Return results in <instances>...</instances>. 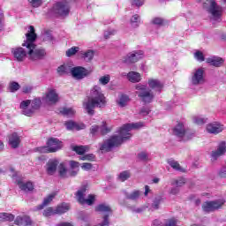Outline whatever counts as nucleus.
Instances as JSON below:
<instances>
[{
	"instance_id": "f8f14e48",
	"label": "nucleus",
	"mask_w": 226,
	"mask_h": 226,
	"mask_svg": "<svg viewBox=\"0 0 226 226\" xmlns=\"http://www.w3.org/2000/svg\"><path fill=\"white\" fill-rule=\"evenodd\" d=\"M68 15H70V5L68 4V2H59L57 5V18L65 19Z\"/></svg>"
},
{
	"instance_id": "6e6d98bb",
	"label": "nucleus",
	"mask_w": 226,
	"mask_h": 226,
	"mask_svg": "<svg viewBox=\"0 0 226 226\" xmlns=\"http://www.w3.org/2000/svg\"><path fill=\"white\" fill-rule=\"evenodd\" d=\"M138 158L141 160V162H147V160H149V155L146 152H141L139 154Z\"/></svg>"
},
{
	"instance_id": "6e6552de",
	"label": "nucleus",
	"mask_w": 226,
	"mask_h": 226,
	"mask_svg": "<svg viewBox=\"0 0 226 226\" xmlns=\"http://www.w3.org/2000/svg\"><path fill=\"white\" fill-rule=\"evenodd\" d=\"M204 82H206L204 79V68L194 69L192 72L191 84L192 86H200V84H204Z\"/></svg>"
},
{
	"instance_id": "774afa93",
	"label": "nucleus",
	"mask_w": 226,
	"mask_h": 226,
	"mask_svg": "<svg viewBox=\"0 0 226 226\" xmlns=\"http://www.w3.org/2000/svg\"><path fill=\"white\" fill-rule=\"evenodd\" d=\"M219 176L220 177H226V166L220 170Z\"/></svg>"
},
{
	"instance_id": "0eeeda50",
	"label": "nucleus",
	"mask_w": 226,
	"mask_h": 226,
	"mask_svg": "<svg viewBox=\"0 0 226 226\" xmlns=\"http://www.w3.org/2000/svg\"><path fill=\"white\" fill-rule=\"evenodd\" d=\"M26 40L22 43V47L26 49L33 48L36 45V40L38 39V34H36V29L34 26H29L27 33L25 34Z\"/></svg>"
},
{
	"instance_id": "39448f33",
	"label": "nucleus",
	"mask_w": 226,
	"mask_h": 226,
	"mask_svg": "<svg viewBox=\"0 0 226 226\" xmlns=\"http://www.w3.org/2000/svg\"><path fill=\"white\" fill-rule=\"evenodd\" d=\"M136 94L145 103H151V102H153V98H154L153 92H151L146 85L142 84H138L136 86Z\"/></svg>"
},
{
	"instance_id": "c85d7f7f",
	"label": "nucleus",
	"mask_w": 226,
	"mask_h": 226,
	"mask_svg": "<svg viewBox=\"0 0 226 226\" xmlns=\"http://www.w3.org/2000/svg\"><path fill=\"white\" fill-rule=\"evenodd\" d=\"M47 173L49 176H52L56 170H57V160H50L47 163Z\"/></svg>"
},
{
	"instance_id": "680f3d73",
	"label": "nucleus",
	"mask_w": 226,
	"mask_h": 226,
	"mask_svg": "<svg viewBox=\"0 0 226 226\" xmlns=\"http://www.w3.org/2000/svg\"><path fill=\"white\" fill-rule=\"evenodd\" d=\"M81 169L82 170H91V169H93V164L89 163V162H85L81 165Z\"/></svg>"
},
{
	"instance_id": "cd10ccee",
	"label": "nucleus",
	"mask_w": 226,
	"mask_h": 226,
	"mask_svg": "<svg viewBox=\"0 0 226 226\" xmlns=\"http://www.w3.org/2000/svg\"><path fill=\"white\" fill-rule=\"evenodd\" d=\"M18 185L20 190H22L23 192H33L34 190V185L31 181H28L26 183L18 181Z\"/></svg>"
},
{
	"instance_id": "37998d69",
	"label": "nucleus",
	"mask_w": 226,
	"mask_h": 226,
	"mask_svg": "<svg viewBox=\"0 0 226 226\" xmlns=\"http://www.w3.org/2000/svg\"><path fill=\"white\" fill-rule=\"evenodd\" d=\"M58 174L60 177H66L67 170H66V164L65 163H60L58 167Z\"/></svg>"
},
{
	"instance_id": "9b49d317",
	"label": "nucleus",
	"mask_w": 226,
	"mask_h": 226,
	"mask_svg": "<svg viewBox=\"0 0 226 226\" xmlns=\"http://www.w3.org/2000/svg\"><path fill=\"white\" fill-rule=\"evenodd\" d=\"M71 74L75 80H82L89 75V71L82 66H77L71 69Z\"/></svg>"
},
{
	"instance_id": "49530a36",
	"label": "nucleus",
	"mask_w": 226,
	"mask_h": 226,
	"mask_svg": "<svg viewBox=\"0 0 226 226\" xmlns=\"http://www.w3.org/2000/svg\"><path fill=\"white\" fill-rule=\"evenodd\" d=\"M194 59H197L199 63H203V61H206L204 53H202V51H200V50H197L194 52Z\"/></svg>"
},
{
	"instance_id": "20e7f679",
	"label": "nucleus",
	"mask_w": 226,
	"mask_h": 226,
	"mask_svg": "<svg viewBox=\"0 0 226 226\" xmlns=\"http://www.w3.org/2000/svg\"><path fill=\"white\" fill-rule=\"evenodd\" d=\"M86 192H87V187L86 185H83L76 192V199L78 202H79V204H87V206H93V204H94V201L96 200V195L89 194L87 196V199H85L84 197H86Z\"/></svg>"
},
{
	"instance_id": "a19ab883",
	"label": "nucleus",
	"mask_w": 226,
	"mask_h": 226,
	"mask_svg": "<svg viewBox=\"0 0 226 226\" xmlns=\"http://www.w3.org/2000/svg\"><path fill=\"white\" fill-rule=\"evenodd\" d=\"M131 176H132V174L130 173V171H128V170L122 171L119 173L117 179H118V181H121L122 183H124V181L130 179Z\"/></svg>"
},
{
	"instance_id": "0e129e2a",
	"label": "nucleus",
	"mask_w": 226,
	"mask_h": 226,
	"mask_svg": "<svg viewBox=\"0 0 226 226\" xmlns=\"http://www.w3.org/2000/svg\"><path fill=\"white\" fill-rule=\"evenodd\" d=\"M81 226H89V218L83 217L80 222Z\"/></svg>"
},
{
	"instance_id": "58836bf2",
	"label": "nucleus",
	"mask_w": 226,
	"mask_h": 226,
	"mask_svg": "<svg viewBox=\"0 0 226 226\" xmlns=\"http://www.w3.org/2000/svg\"><path fill=\"white\" fill-rule=\"evenodd\" d=\"M30 105L32 107L31 110H38L40 107H41V99L40 98H35L33 101H31Z\"/></svg>"
},
{
	"instance_id": "338daca9",
	"label": "nucleus",
	"mask_w": 226,
	"mask_h": 226,
	"mask_svg": "<svg viewBox=\"0 0 226 226\" xmlns=\"http://www.w3.org/2000/svg\"><path fill=\"white\" fill-rule=\"evenodd\" d=\"M112 34H116V30H108V31L104 32V37L106 39L109 38Z\"/></svg>"
},
{
	"instance_id": "bb28decb",
	"label": "nucleus",
	"mask_w": 226,
	"mask_h": 226,
	"mask_svg": "<svg viewBox=\"0 0 226 226\" xmlns=\"http://www.w3.org/2000/svg\"><path fill=\"white\" fill-rule=\"evenodd\" d=\"M79 56L87 63H91V61H93V57H94V50L87 49V51H80Z\"/></svg>"
},
{
	"instance_id": "412c9836",
	"label": "nucleus",
	"mask_w": 226,
	"mask_h": 226,
	"mask_svg": "<svg viewBox=\"0 0 226 226\" xmlns=\"http://www.w3.org/2000/svg\"><path fill=\"white\" fill-rule=\"evenodd\" d=\"M29 105H31V100L22 101L20 102L19 109H22V114H24V116L31 117V116L34 114V110L28 109L27 107H29Z\"/></svg>"
},
{
	"instance_id": "a211bd4d",
	"label": "nucleus",
	"mask_w": 226,
	"mask_h": 226,
	"mask_svg": "<svg viewBox=\"0 0 226 226\" xmlns=\"http://www.w3.org/2000/svg\"><path fill=\"white\" fill-rule=\"evenodd\" d=\"M98 132H101L102 135H105V133H109V132H110V127H109V125L107 124V122H102V124L101 127L98 125H93L90 129V133L92 135H96Z\"/></svg>"
},
{
	"instance_id": "b1692460",
	"label": "nucleus",
	"mask_w": 226,
	"mask_h": 226,
	"mask_svg": "<svg viewBox=\"0 0 226 226\" xmlns=\"http://www.w3.org/2000/svg\"><path fill=\"white\" fill-rule=\"evenodd\" d=\"M15 225L18 226H30L33 222H31V217L27 215L17 216L14 221Z\"/></svg>"
},
{
	"instance_id": "f03ea898",
	"label": "nucleus",
	"mask_w": 226,
	"mask_h": 226,
	"mask_svg": "<svg viewBox=\"0 0 226 226\" xmlns=\"http://www.w3.org/2000/svg\"><path fill=\"white\" fill-rule=\"evenodd\" d=\"M107 105V97L102 90L100 85H95L90 88L88 96L83 101V109L88 116L94 115V108L103 109Z\"/></svg>"
},
{
	"instance_id": "c9c22d12",
	"label": "nucleus",
	"mask_w": 226,
	"mask_h": 226,
	"mask_svg": "<svg viewBox=\"0 0 226 226\" xmlns=\"http://www.w3.org/2000/svg\"><path fill=\"white\" fill-rule=\"evenodd\" d=\"M168 163L172 169H174V170H178V172H185V169L181 168V165H179L177 161L170 159L168 161Z\"/></svg>"
},
{
	"instance_id": "9d476101",
	"label": "nucleus",
	"mask_w": 226,
	"mask_h": 226,
	"mask_svg": "<svg viewBox=\"0 0 226 226\" xmlns=\"http://www.w3.org/2000/svg\"><path fill=\"white\" fill-rule=\"evenodd\" d=\"M173 133L176 137L182 139V140H190L192 139V134L190 131L185 130V124L183 123H178L173 129Z\"/></svg>"
},
{
	"instance_id": "aec40b11",
	"label": "nucleus",
	"mask_w": 226,
	"mask_h": 226,
	"mask_svg": "<svg viewBox=\"0 0 226 226\" xmlns=\"http://www.w3.org/2000/svg\"><path fill=\"white\" fill-rule=\"evenodd\" d=\"M56 199V193H51L43 199V201L35 207L34 211H42L47 206H50L52 200Z\"/></svg>"
},
{
	"instance_id": "e2e57ef3",
	"label": "nucleus",
	"mask_w": 226,
	"mask_h": 226,
	"mask_svg": "<svg viewBox=\"0 0 226 226\" xmlns=\"http://www.w3.org/2000/svg\"><path fill=\"white\" fill-rule=\"evenodd\" d=\"M131 4H132V6H142L144 0H131Z\"/></svg>"
},
{
	"instance_id": "f3484780",
	"label": "nucleus",
	"mask_w": 226,
	"mask_h": 226,
	"mask_svg": "<svg viewBox=\"0 0 226 226\" xmlns=\"http://www.w3.org/2000/svg\"><path fill=\"white\" fill-rule=\"evenodd\" d=\"M225 153H226V144L224 141H222L217 146L216 150L212 152V154H211L212 160H214V161L218 160V158H220V156H223V154H225Z\"/></svg>"
},
{
	"instance_id": "69168bd1",
	"label": "nucleus",
	"mask_w": 226,
	"mask_h": 226,
	"mask_svg": "<svg viewBox=\"0 0 226 226\" xmlns=\"http://www.w3.org/2000/svg\"><path fill=\"white\" fill-rule=\"evenodd\" d=\"M33 91V87L26 86L23 87V93L25 94H29Z\"/></svg>"
},
{
	"instance_id": "2eb2a0df",
	"label": "nucleus",
	"mask_w": 226,
	"mask_h": 226,
	"mask_svg": "<svg viewBox=\"0 0 226 226\" xmlns=\"http://www.w3.org/2000/svg\"><path fill=\"white\" fill-rule=\"evenodd\" d=\"M11 52L14 58L19 63H22V61H24L28 56L27 51H26L22 47L14 48L11 49Z\"/></svg>"
},
{
	"instance_id": "4d7b16f0",
	"label": "nucleus",
	"mask_w": 226,
	"mask_h": 226,
	"mask_svg": "<svg viewBox=\"0 0 226 226\" xmlns=\"http://www.w3.org/2000/svg\"><path fill=\"white\" fill-rule=\"evenodd\" d=\"M164 226H177V220L176 218L168 219Z\"/></svg>"
},
{
	"instance_id": "13d9d810",
	"label": "nucleus",
	"mask_w": 226,
	"mask_h": 226,
	"mask_svg": "<svg viewBox=\"0 0 226 226\" xmlns=\"http://www.w3.org/2000/svg\"><path fill=\"white\" fill-rule=\"evenodd\" d=\"M170 195H179V187L173 185L169 191Z\"/></svg>"
},
{
	"instance_id": "473e14b6",
	"label": "nucleus",
	"mask_w": 226,
	"mask_h": 226,
	"mask_svg": "<svg viewBox=\"0 0 226 226\" xmlns=\"http://www.w3.org/2000/svg\"><path fill=\"white\" fill-rule=\"evenodd\" d=\"M71 147L72 151L77 153V154H84V153L89 150V147L87 146L72 145Z\"/></svg>"
},
{
	"instance_id": "603ef678",
	"label": "nucleus",
	"mask_w": 226,
	"mask_h": 226,
	"mask_svg": "<svg viewBox=\"0 0 226 226\" xmlns=\"http://www.w3.org/2000/svg\"><path fill=\"white\" fill-rule=\"evenodd\" d=\"M48 147H56L57 149V139L49 138L47 141Z\"/></svg>"
},
{
	"instance_id": "7c9ffc66",
	"label": "nucleus",
	"mask_w": 226,
	"mask_h": 226,
	"mask_svg": "<svg viewBox=\"0 0 226 226\" xmlns=\"http://www.w3.org/2000/svg\"><path fill=\"white\" fill-rule=\"evenodd\" d=\"M36 153L41 154H49V153H56L57 151V147H48L47 146L39 147L34 149Z\"/></svg>"
},
{
	"instance_id": "7ed1b4c3",
	"label": "nucleus",
	"mask_w": 226,
	"mask_h": 226,
	"mask_svg": "<svg viewBox=\"0 0 226 226\" xmlns=\"http://www.w3.org/2000/svg\"><path fill=\"white\" fill-rule=\"evenodd\" d=\"M198 3H202L204 10L208 13L211 20L218 22L222 20L223 15V7L218 5L216 0H197Z\"/></svg>"
},
{
	"instance_id": "4be33fe9",
	"label": "nucleus",
	"mask_w": 226,
	"mask_h": 226,
	"mask_svg": "<svg viewBox=\"0 0 226 226\" xmlns=\"http://www.w3.org/2000/svg\"><path fill=\"white\" fill-rule=\"evenodd\" d=\"M127 80L132 82V84H137L142 80V74L140 72L131 71L126 74Z\"/></svg>"
},
{
	"instance_id": "2f4dec72",
	"label": "nucleus",
	"mask_w": 226,
	"mask_h": 226,
	"mask_svg": "<svg viewBox=\"0 0 226 226\" xmlns=\"http://www.w3.org/2000/svg\"><path fill=\"white\" fill-rule=\"evenodd\" d=\"M192 123L194 124H206L207 123V117L202 116V115H196L192 117Z\"/></svg>"
},
{
	"instance_id": "6ab92c4d",
	"label": "nucleus",
	"mask_w": 226,
	"mask_h": 226,
	"mask_svg": "<svg viewBox=\"0 0 226 226\" xmlns=\"http://www.w3.org/2000/svg\"><path fill=\"white\" fill-rule=\"evenodd\" d=\"M66 130L70 132H79L80 130L86 129V124L83 123H76L74 121H67L65 122Z\"/></svg>"
},
{
	"instance_id": "dca6fc26",
	"label": "nucleus",
	"mask_w": 226,
	"mask_h": 226,
	"mask_svg": "<svg viewBox=\"0 0 226 226\" xmlns=\"http://www.w3.org/2000/svg\"><path fill=\"white\" fill-rule=\"evenodd\" d=\"M207 132L208 133H213L214 135H216L218 133H221V132L225 130V126L219 122H214L207 124Z\"/></svg>"
},
{
	"instance_id": "5fc2aeb1",
	"label": "nucleus",
	"mask_w": 226,
	"mask_h": 226,
	"mask_svg": "<svg viewBox=\"0 0 226 226\" xmlns=\"http://www.w3.org/2000/svg\"><path fill=\"white\" fill-rule=\"evenodd\" d=\"M79 159L83 160V162L85 161L94 162V154H86L84 156H81Z\"/></svg>"
},
{
	"instance_id": "8fccbe9b",
	"label": "nucleus",
	"mask_w": 226,
	"mask_h": 226,
	"mask_svg": "<svg viewBox=\"0 0 226 226\" xmlns=\"http://www.w3.org/2000/svg\"><path fill=\"white\" fill-rule=\"evenodd\" d=\"M33 8H40L43 4V0H28Z\"/></svg>"
},
{
	"instance_id": "052dcab7",
	"label": "nucleus",
	"mask_w": 226,
	"mask_h": 226,
	"mask_svg": "<svg viewBox=\"0 0 226 226\" xmlns=\"http://www.w3.org/2000/svg\"><path fill=\"white\" fill-rule=\"evenodd\" d=\"M70 165L71 169L77 170V172H79V167H80V163H79V162L71 161Z\"/></svg>"
},
{
	"instance_id": "393cba45",
	"label": "nucleus",
	"mask_w": 226,
	"mask_h": 226,
	"mask_svg": "<svg viewBox=\"0 0 226 226\" xmlns=\"http://www.w3.org/2000/svg\"><path fill=\"white\" fill-rule=\"evenodd\" d=\"M8 139L11 147H12L13 149H17V147L20 146V137H19V134L17 132L10 134L8 136Z\"/></svg>"
},
{
	"instance_id": "e433bc0d",
	"label": "nucleus",
	"mask_w": 226,
	"mask_h": 226,
	"mask_svg": "<svg viewBox=\"0 0 226 226\" xmlns=\"http://www.w3.org/2000/svg\"><path fill=\"white\" fill-rule=\"evenodd\" d=\"M185 184L186 179L183 177L172 179L170 183L171 186H177L178 188H181V186H185Z\"/></svg>"
},
{
	"instance_id": "4468645a",
	"label": "nucleus",
	"mask_w": 226,
	"mask_h": 226,
	"mask_svg": "<svg viewBox=\"0 0 226 226\" xmlns=\"http://www.w3.org/2000/svg\"><path fill=\"white\" fill-rule=\"evenodd\" d=\"M42 102L48 105H54L57 103V93L54 89H49L48 93L42 95Z\"/></svg>"
},
{
	"instance_id": "f704fd0d",
	"label": "nucleus",
	"mask_w": 226,
	"mask_h": 226,
	"mask_svg": "<svg viewBox=\"0 0 226 226\" xmlns=\"http://www.w3.org/2000/svg\"><path fill=\"white\" fill-rule=\"evenodd\" d=\"M15 220V215L13 214L1 213L0 222H13Z\"/></svg>"
},
{
	"instance_id": "ddd939ff",
	"label": "nucleus",
	"mask_w": 226,
	"mask_h": 226,
	"mask_svg": "<svg viewBox=\"0 0 226 226\" xmlns=\"http://www.w3.org/2000/svg\"><path fill=\"white\" fill-rule=\"evenodd\" d=\"M142 57H144V51H133L124 57L123 61L126 64H132V63H137Z\"/></svg>"
},
{
	"instance_id": "864d4df0",
	"label": "nucleus",
	"mask_w": 226,
	"mask_h": 226,
	"mask_svg": "<svg viewBox=\"0 0 226 226\" xmlns=\"http://www.w3.org/2000/svg\"><path fill=\"white\" fill-rule=\"evenodd\" d=\"M52 40H54V37L52 36L50 30H46L44 32L43 41H52Z\"/></svg>"
},
{
	"instance_id": "5701e85b",
	"label": "nucleus",
	"mask_w": 226,
	"mask_h": 226,
	"mask_svg": "<svg viewBox=\"0 0 226 226\" xmlns=\"http://www.w3.org/2000/svg\"><path fill=\"white\" fill-rule=\"evenodd\" d=\"M148 87L151 89H154V91L160 93V91L163 89V83H162V81H160L158 79L150 78L148 79Z\"/></svg>"
},
{
	"instance_id": "423d86ee",
	"label": "nucleus",
	"mask_w": 226,
	"mask_h": 226,
	"mask_svg": "<svg viewBox=\"0 0 226 226\" xmlns=\"http://www.w3.org/2000/svg\"><path fill=\"white\" fill-rule=\"evenodd\" d=\"M28 59L30 61H41L44 57H47V50L43 48H36V44L33 48H26Z\"/></svg>"
},
{
	"instance_id": "c03bdc74",
	"label": "nucleus",
	"mask_w": 226,
	"mask_h": 226,
	"mask_svg": "<svg viewBox=\"0 0 226 226\" xmlns=\"http://www.w3.org/2000/svg\"><path fill=\"white\" fill-rule=\"evenodd\" d=\"M109 82H110V75L109 74H106V75L99 78V84H101V86H107V84H109Z\"/></svg>"
},
{
	"instance_id": "a878e982",
	"label": "nucleus",
	"mask_w": 226,
	"mask_h": 226,
	"mask_svg": "<svg viewBox=\"0 0 226 226\" xmlns=\"http://www.w3.org/2000/svg\"><path fill=\"white\" fill-rule=\"evenodd\" d=\"M206 61L207 64H210V66H215L216 68L222 66V64L225 63V60L220 56H209Z\"/></svg>"
},
{
	"instance_id": "4c0bfd02",
	"label": "nucleus",
	"mask_w": 226,
	"mask_h": 226,
	"mask_svg": "<svg viewBox=\"0 0 226 226\" xmlns=\"http://www.w3.org/2000/svg\"><path fill=\"white\" fill-rule=\"evenodd\" d=\"M130 24L132 27H139L140 26V16L134 14L130 19Z\"/></svg>"
},
{
	"instance_id": "72a5a7b5",
	"label": "nucleus",
	"mask_w": 226,
	"mask_h": 226,
	"mask_svg": "<svg viewBox=\"0 0 226 226\" xmlns=\"http://www.w3.org/2000/svg\"><path fill=\"white\" fill-rule=\"evenodd\" d=\"M54 215H57V209H55L52 207H49L42 212V216H45V218H49L50 216H54Z\"/></svg>"
},
{
	"instance_id": "f257e3e1",
	"label": "nucleus",
	"mask_w": 226,
	"mask_h": 226,
	"mask_svg": "<svg viewBox=\"0 0 226 226\" xmlns=\"http://www.w3.org/2000/svg\"><path fill=\"white\" fill-rule=\"evenodd\" d=\"M143 126L144 123L142 122L124 124L116 134L104 141L100 147L101 151H102V153L109 152L112 147L121 146L122 143L132 138V133L130 132L132 130H140Z\"/></svg>"
},
{
	"instance_id": "bf43d9fd",
	"label": "nucleus",
	"mask_w": 226,
	"mask_h": 226,
	"mask_svg": "<svg viewBox=\"0 0 226 226\" xmlns=\"http://www.w3.org/2000/svg\"><path fill=\"white\" fill-rule=\"evenodd\" d=\"M162 203V199L155 200L152 204L151 209H160V204Z\"/></svg>"
},
{
	"instance_id": "1a4fd4ad",
	"label": "nucleus",
	"mask_w": 226,
	"mask_h": 226,
	"mask_svg": "<svg viewBox=\"0 0 226 226\" xmlns=\"http://www.w3.org/2000/svg\"><path fill=\"white\" fill-rule=\"evenodd\" d=\"M223 204H225V200L223 199L216 200L215 201H207L203 203L202 209L205 213H212V211L220 209Z\"/></svg>"
},
{
	"instance_id": "de8ad7c7",
	"label": "nucleus",
	"mask_w": 226,
	"mask_h": 226,
	"mask_svg": "<svg viewBox=\"0 0 226 226\" xmlns=\"http://www.w3.org/2000/svg\"><path fill=\"white\" fill-rule=\"evenodd\" d=\"M79 50H80V48L72 47V48L69 49L65 54H66L67 57H72V56H75V54H77V52H79Z\"/></svg>"
},
{
	"instance_id": "c756f323",
	"label": "nucleus",
	"mask_w": 226,
	"mask_h": 226,
	"mask_svg": "<svg viewBox=\"0 0 226 226\" xmlns=\"http://www.w3.org/2000/svg\"><path fill=\"white\" fill-rule=\"evenodd\" d=\"M59 112L63 116H66V117H73V116H75L77 111L75 110L74 108L64 107V108L60 109Z\"/></svg>"
},
{
	"instance_id": "79ce46f5",
	"label": "nucleus",
	"mask_w": 226,
	"mask_h": 226,
	"mask_svg": "<svg viewBox=\"0 0 226 226\" xmlns=\"http://www.w3.org/2000/svg\"><path fill=\"white\" fill-rule=\"evenodd\" d=\"M67 211H70V205L67 203H62L57 207L58 215H63L64 213H66Z\"/></svg>"
},
{
	"instance_id": "09e8293b",
	"label": "nucleus",
	"mask_w": 226,
	"mask_h": 226,
	"mask_svg": "<svg viewBox=\"0 0 226 226\" xmlns=\"http://www.w3.org/2000/svg\"><path fill=\"white\" fill-rule=\"evenodd\" d=\"M126 197L131 200H137L140 197V191H133L132 193L127 194Z\"/></svg>"
},
{
	"instance_id": "ea45409f",
	"label": "nucleus",
	"mask_w": 226,
	"mask_h": 226,
	"mask_svg": "<svg viewBox=\"0 0 226 226\" xmlns=\"http://www.w3.org/2000/svg\"><path fill=\"white\" fill-rule=\"evenodd\" d=\"M128 102H130V98H128V95L125 94H121L118 97V100L117 101V102L118 103V105L120 107H125L126 103H128Z\"/></svg>"
},
{
	"instance_id": "a18cd8bd",
	"label": "nucleus",
	"mask_w": 226,
	"mask_h": 226,
	"mask_svg": "<svg viewBox=\"0 0 226 226\" xmlns=\"http://www.w3.org/2000/svg\"><path fill=\"white\" fill-rule=\"evenodd\" d=\"M19 89H20V85L18 82L12 81L9 84V91L11 93H15L19 91Z\"/></svg>"
},
{
	"instance_id": "3c124183",
	"label": "nucleus",
	"mask_w": 226,
	"mask_h": 226,
	"mask_svg": "<svg viewBox=\"0 0 226 226\" xmlns=\"http://www.w3.org/2000/svg\"><path fill=\"white\" fill-rule=\"evenodd\" d=\"M152 24L154 26H163L165 24V19H163V18L156 17L152 19Z\"/></svg>"
}]
</instances>
